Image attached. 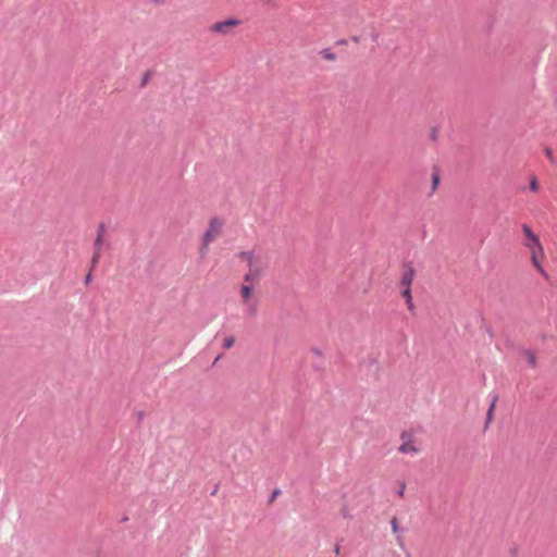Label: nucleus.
I'll use <instances>...</instances> for the list:
<instances>
[{"label": "nucleus", "instance_id": "12", "mask_svg": "<svg viewBox=\"0 0 557 557\" xmlns=\"http://www.w3.org/2000/svg\"><path fill=\"white\" fill-rule=\"evenodd\" d=\"M320 54L324 60H327V61H334L336 59V54L334 52H332L331 49H329V48L322 49L320 51Z\"/></svg>", "mask_w": 557, "mask_h": 557}, {"label": "nucleus", "instance_id": "11", "mask_svg": "<svg viewBox=\"0 0 557 557\" xmlns=\"http://www.w3.org/2000/svg\"><path fill=\"white\" fill-rule=\"evenodd\" d=\"M524 355H525V357L528 359V362H529L530 367L531 368H535L536 364H537L536 363V355H535V352L530 350V349H528V350L524 351Z\"/></svg>", "mask_w": 557, "mask_h": 557}, {"label": "nucleus", "instance_id": "7", "mask_svg": "<svg viewBox=\"0 0 557 557\" xmlns=\"http://www.w3.org/2000/svg\"><path fill=\"white\" fill-rule=\"evenodd\" d=\"M103 245V237L100 234H97L96 239L94 242V255L90 260L91 269H95L99 263L101 257V249Z\"/></svg>", "mask_w": 557, "mask_h": 557}, {"label": "nucleus", "instance_id": "27", "mask_svg": "<svg viewBox=\"0 0 557 557\" xmlns=\"http://www.w3.org/2000/svg\"><path fill=\"white\" fill-rule=\"evenodd\" d=\"M144 416H145L144 411H138V412H137V423H138V424H140V423H141V421H143V419H144Z\"/></svg>", "mask_w": 557, "mask_h": 557}, {"label": "nucleus", "instance_id": "16", "mask_svg": "<svg viewBox=\"0 0 557 557\" xmlns=\"http://www.w3.org/2000/svg\"><path fill=\"white\" fill-rule=\"evenodd\" d=\"M391 524H392V530L394 533H398L399 532V525H398V520L396 517H393L391 519Z\"/></svg>", "mask_w": 557, "mask_h": 557}, {"label": "nucleus", "instance_id": "1", "mask_svg": "<svg viewBox=\"0 0 557 557\" xmlns=\"http://www.w3.org/2000/svg\"><path fill=\"white\" fill-rule=\"evenodd\" d=\"M522 231L527 238L524 245L530 249L531 252L532 264L543 276L547 277V273L540 262V258L544 257V249L541 244L540 237L532 231V228L528 224H522Z\"/></svg>", "mask_w": 557, "mask_h": 557}, {"label": "nucleus", "instance_id": "17", "mask_svg": "<svg viewBox=\"0 0 557 557\" xmlns=\"http://www.w3.org/2000/svg\"><path fill=\"white\" fill-rule=\"evenodd\" d=\"M248 314L250 317H256V314H257V304L256 302H252L248 306Z\"/></svg>", "mask_w": 557, "mask_h": 557}, {"label": "nucleus", "instance_id": "32", "mask_svg": "<svg viewBox=\"0 0 557 557\" xmlns=\"http://www.w3.org/2000/svg\"><path fill=\"white\" fill-rule=\"evenodd\" d=\"M218 488H219V485H215V487L213 488V491H212L211 495H215V494H216V492H218Z\"/></svg>", "mask_w": 557, "mask_h": 557}, {"label": "nucleus", "instance_id": "31", "mask_svg": "<svg viewBox=\"0 0 557 557\" xmlns=\"http://www.w3.org/2000/svg\"><path fill=\"white\" fill-rule=\"evenodd\" d=\"M351 41L358 44L360 41V37L359 36H352L351 37Z\"/></svg>", "mask_w": 557, "mask_h": 557}, {"label": "nucleus", "instance_id": "2", "mask_svg": "<svg viewBox=\"0 0 557 557\" xmlns=\"http://www.w3.org/2000/svg\"><path fill=\"white\" fill-rule=\"evenodd\" d=\"M223 222L218 218L213 216L209 222V227L202 236V243L200 247L201 255L207 253L208 245L214 240V238L221 233Z\"/></svg>", "mask_w": 557, "mask_h": 557}, {"label": "nucleus", "instance_id": "19", "mask_svg": "<svg viewBox=\"0 0 557 557\" xmlns=\"http://www.w3.org/2000/svg\"><path fill=\"white\" fill-rule=\"evenodd\" d=\"M104 233H106V225L103 222L99 223L98 225V230H97V234H100L101 237L104 236Z\"/></svg>", "mask_w": 557, "mask_h": 557}, {"label": "nucleus", "instance_id": "10", "mask_svg": "<svg viewBox=\"0 0 557 557\" xmlns=\"http://www.w3.org/2000/svg\"><path fill=\"white\" fill-rule=\"evenodd\" d=\"M401 296L406 299L408 309L412 311L414 309V305L412 301L411 288H404L401 292Z\"/></svg>", "mask_w": 557, "mask_h": 557}, {"label": "nucleus", "instance_id": "3", "mask_svg": "<svg viewBox=\"0 0 557 557\" xmlns=\"http://www.w3.org/2000/svg\"><path fill=\"white\" fill-rule=\"evenodd\" d=\"M240 24V21L235 17L226 18L225 21L215 22L209 27L211 33H216L221 35H228L232 32L233 27H236Z\"/></svg>", "mask_w": 557, "mask_h": 557}, {"label": "nucleus", "instance_id": "9", "mask_svg": "<svg viewBox=\"0 0 557 557\" xmlns=\"http://www.w3.org/2000/svg\"><path fill=\"white\" fill-rule=\"evenodd\" d=\"M252 289H253V286L248 283H245V282L240 286V294H242V298H243L244 302H248V300L251 296Z\"/></svg>", "mask_w": 557, "mask_h": 557}, {"label": "nucleus", "instance_id": "18", "mask_svg": "<svg viewBox=\"0 0 557 557\" xmlns=\"http://www.w3.org/2000/svg\"><path fill=\"white\" fill-rule=\"evenodd\" d=\"M530 189L532 191H537L539 190V182L535 177H533L530 182Z\"/></svg>", "mask_w": 557, "mask_h": 557}, {"label": "nucleus", "instance_id": "8", "mask_svg": "<svg viewBox=\"0 0 557 557\" xmlns=\"http://www.w3.org/2000/svg\"><path fill=\"white\" fill-rule=\"evenodd\" d=\"M236 256H237V258L247 261L248 268L258 265L255 260V251L253 250L240 251Z\"/></svg>", "mask_w": 557, "mask_h": 557}, {"label": "nucleus", "instance_id": "30", "mask_svg": "<svg viewBox=\"0 0 557 557\" xmlns=\"http://www.w3.org/2000/svg\"><path fill=\"white\" fill-rule=\"evenodd\" d=\"M347 42H348L347 39H339V40L336 41V45L337 46H344V45H347Z\"/></svg>", "mask_w": 557, "mask_h": 557}, {"label": "nucleus", "instance_id": "26", "mask_svg": "<svg viewBox=\"0 0 557 557\" xmlns=\"http://www.w3.org/2000/svg\"><path fill=\"white\" fill-rule=\"evenodd\" d=\"M431 139L436 140L437 139V128H432L431 131Z\"/></svg>", "mask_w": 557, "mask_h": 557}, {"label": "nucleus", "instance_id": "20", "mask_svg": "<svg viewBox=\"0 0 557 557\" xmlns=\"http://www.w3.org/2000/svg\"><path fill=\"white\" fill-rule=\"evenodd\" d=\"M280 493H281V491H280V490H277V488H276V490H274V491L271 493V495H270L269 503H270V504H271V503H273V502H274V499L276 498V496H277Z\"/></svg>", "mask_w": 557, "mask_h": 557}, {"label": "nucleus", "instance_id": "29", "mask_svg": "<svg viewBox=\"0 0 557 557\" xmlns=\"http://www.w3.org/2000/svg\"><path fill=\"white\" fill-rule=\"evenodd\" d=\"M92 270H94V269H91V268H90L89 273H88V274L86 275V277H85V284H86V285H88V284L90 283V281H91V271H92Z\"/></svg>", "mask_w": 557, "mask_h": 557}, {"label": "nucleus", "instance_id": "23", "mask_svg": "<svg viewBox=\"0 0 557 557\" xmlns=\"http://www.w3.org/2000/svg\"><path fill=\"white\" fill-rule=\"evenodd\" d=\"M405 488H406V484H405V483H401V484L399 485V490H398V492H397V494H398L400 497H403V496H404Z\"/></svg>", "mask_w": 557, "mask_h": 557}, {"label": "nucleus", "instance_id": "4", "mask_svg": "<svg viewBox=\"0 0 557 557\" xmlns=\"http://www.w3.org/2000/svg\"><path fill=\"white\" fill-rule=\"evenodd\" d=\"M404 268H405V270L401 274L399 285L404 288H410L412 281L414 278V275H416V270L412 267L411 262L404 263Z\"/></svg>", "mask_w": 557, "mask_h": 557}, {"label": "nucleus", "instance_id": "14", "mask_svg": "<svg viewBox=\"0 0 557 557\" xmlns=\"http://www.w3.org/2000/svg\"><path fill=\"white\" fill-rule=\"evenodd\" d=\"M234 343H235V338H234V336H227V337H225V338L223 339L222 347H223L224 349H230L231 347H233Z\"/></svg>", "mask_w": 557, "mask_h": 557}, {"label": "nucleus", "instance_id": "21", "mask_svg": "<svg viewBox=\"0 0 557 557\" xmlns=\"http://www.w3.org/2000/svg\"><path fill=\"white\" fill-rule=\"evenodd\" d=\"M545 154L547 156V158L550 160V162H555L554 158H553V151L550 148L546 147L545 148Z\"/></svg>", "mask_w": 557, "mask_h": 557}, {"label": "nucleus", "instance_id": "25", "mask_svg": "<svg viewBox=\"0 0 557 557\" xmlns=\"http://www.w3.org/2000/svg\"><path fill=\"white\" fill-rule=\"evenodd\" d=\"M342 515L344 518H351L346 506L342 508Z\"/></svg>", "mask_w": 557, "mask_h": 557}, {"label": "nucleus", "instance_id": "28", "mask_svg": "<svg viewBox=\"0 0 557 557\" xmlns=\"http://www.w3.org/2000/svg\"><path fill=\"white\" fill-rule=\"evenodd\" d=\"M149 75H150V73H149V72H147V73L144 75V77H143V79H141V86H145V85L147 84V82H148V79H149Z\"/></svg>", "mask_w": 557, "mask_h": 557}, {"label": "nucleus", "instance_id": "15", "mask_svg": "<svg viewBox=\"0 0 557 557\" xmlns=\"http://www.w3.org/2000/svg\"><path fill=\"white\" fill-rule=\"evenodd\" d=\"M440 184V174L437 171H435L433 174H432V189L433 191L437 188Z\"/></svg>", "mask_w": 557, "mask_h": 557}, {"label": "nucleus", "instance_id": "13", "mask_svg": "<svg viewBox=\"0 0 557 557\" xmlns=\"http://www.w3.org/2000/svg\"><path fill=\"white\" fill-rule=\"evenodd\" d=\"M497 400V396L494 397L492 404L490 405V408L486 412V425L492 421L493 419V412H494V408H495V403Z\"/></svg>", "mask_w": 557, "mask_h": 557}, {"label": "nucleus", "instance_id": "33", "mask_svg": "<svg viewBox=\"0 0 557 557\" xmlns=\"http://www.w3.org/2000/svg\"><path fill=\"white\" fill-rule=\"evenodd\" d=\"M377 37H379V34H373V35H372V39H373L374 41H376V40H377Z\"/></svg>", "mask_w": 557, "mask_h": 557}, {"label": "nucleus", "instance_id": "5", "mask_svg": "<svg viewBox=\"0 0 557 557\" xmlns=\"http://www.w3.org/2000/svg\"><path fill=\"white\" fill-rule=\"evenodd\" d=\"M263 274V268L261 265H255L248 268V272L244 275V282L250 285L258 283Z\"/></svg>", "mask_w": 557, "mask_h": 557}, {"label": "nucleus", "instance_id": "6", "mask_svg": "<svg viewBox=\"0 0 557 557\" xmlns=\"http://www.w3.org/2000/svg\"><path fill=\"white\" fill-rule=\"evenodd\" d=\"M403 444L399 446L398 450L403 454L409 453H418V448L412 443V435L408 432H403L400 435Z\"/></svg>", "mask_w": 557, "mask_h": 557}, {"label": "nucleus", "instance_id": "22", "mask_svg": "<svg viewBox=\"0 0 557 557\" xmlns=\"http://www.w3.org/2000/svg\"><path fill=\"white\" fill-rule=\"evenodd\" d=\"M341 542H343V539L337 540L336 543H335L334 552H335L336 555H338L339 552H341Z\"/></svg>", "mask_w": 557, "mask_h": 557}, {"label": "nucleus", "instance_id": "24", "mask_svg": "<svg viewBox=\"0 0 557 557\" xmlns=\"http://www.w3.org/2000/svg\"><path fill=\"white\" fill-rule=\"evenodd\" d=\"M311 352H313L318 357H322V351L318 347H312Z\"/></svg>", "mask_w": 557, "mask_h": 557}]
</instances>
